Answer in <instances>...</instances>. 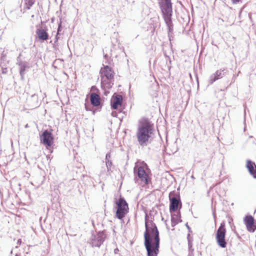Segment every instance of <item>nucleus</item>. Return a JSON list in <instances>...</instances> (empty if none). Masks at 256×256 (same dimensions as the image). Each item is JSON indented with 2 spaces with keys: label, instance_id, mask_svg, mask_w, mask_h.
<instances>
[{
  "label": "nucleus",
  "instance_id": "nucleus-1",
  "mask_svg": "<svg viewBox=\"0 0 256 256\" xmlns=\"http://www.w3.org/2000/svg\"><path fill=\"white\" fill-rule=\"evenodd\" d=\"M144 238L147 256H158L160 246V237L156 224L150 226L146 224Z\"/></svg>",
  "mask_w": 256,
  "mask_h": 256
},
{
  "label": "nucleus",
  "instance_id": "nucleus-2",
  "mask_svg": "<svg viewBox=\"0 0 256 256\" xmlns=\"http://www.w3.org/2000/svg\"><path fill=\"white\" fill-rule=\"evenodd\" d=\"M136 136L141 146H146L151 144L154 138L153 124L148 121L141 123L138 126Z\"/></svg>",
  "mask_w": 256,
  "mask_h": 256
},
{
  "label": "nucleus",
  "instance_id": "nucleus-3",
  "mask_svg": "<svg viewBox=\"0 0 256 256\" xmlns=\"http://www.w3.org/2000/svg\"><path fill=\"white\" fill-rule=\"evenodd\" d=\"M158 0L162 18L167 26L168 37L171 43L174 30L172 22V4L171 0Z\"/></svg>",
  "mask_w": 256,
  "mask_h": 256
},
{
  "label": "nucleus",
  "instance_id": "nucleus-4",
  "mask_svg": "<svg viewBox=\"0 0 256 256\" xmlns=\"http://www.w3.org/2000/svg\"><path fill=\"white\" fill-rule=\"evenodd\" d=\"M100 68V85L104 94L107 96L110 93V90L112 87L114 82V72L112 66L102 64Z\"/></svg>",
  "mask_w": 256,
  "mask_h": 256
},
{
  "label": "nucleus",
  "instance_id": "nucleus-5",
  "mask_svg": "<svg viewBox=\"0 0 256 256\" xmlns=\"http://www.w3.org/2000/svg\"><path fill=\"white\" fill-rule=\"evenodd\" d=\"M92 88L96 89L98 93L92 92L90 96V103L86 99L84 107L86 111H90L93 115L96 112H100L103 106V102L101 100L99 90L96 86H92Z\"/></svg>",
  "mask_w": 256,
  "mask_h": 256
},
{
  "label": "nucleus",
  "instance_id": "nucleus-6",
  "mask_svg": "<svg viewBox=\"0 0 256 256\" xmlns=\"http://www.w3.org/2000/svg\"><path fill=\"white\" fill-rule=\"evenodd\" d=\"M146 169L149 170L146 164L144 166H135L134 168V180L136 182L138 180H140L145 184L148 185L152 182V178L150 173Z\"/></svg>",
  "mask_w": 256,
  "mask_h": 256
},
{
  "label": "nucleus",
  "instance_id": "nucleus-7",
  "mask_svg": "<svg viewBox=\"0 0 256 256\" xmlns=\"http://www.w3.org/2000/svg\"><path fill=\"white\" fill-rule=\"evenodd\" d=\"M114 200V204H116L114 208L116 210V217L118 220H122L128 212V204L122 195L120 196L118 199L115 198Z\"/></svg>",
  "mask_w": 256,
  "mask_h": 256
},
{
  "label": "nucleus",
  "instance_id": "nucleus-8",
  "mask_svg": "<svg viewBox=\"0 0 256 256\" xmlns=\"http://www.w3.org/2000/svg\"><path fill=\"white\" fill-rule=\"evenodd\" d=\"M110 107L112 110H116L112 112V116L118 118V113H120L125 108L122 95L116 94H113L110 100Z\"/></svg>",
  "mask_w": 256,
  "mask_h": 256
},
{
  "label": "nucleus",
  "instance_id": "nucleus-9",
  "mask_svg": "<svg viewBox=\"0 0 256 256\" xmlns=\"http://www.w3.org/2000/svg\"><path fill=\"white\" fill-rule=\"evenodd\" d=\"M52 131V130H51V131L44 130L40 134V143L46 146L50 153L53 152V148L55 145L54 144V136Z\"/></svg>",
  "mask_w": 256,
  "mask_h": 256
},
{
  "label": "nucleus",
  "instance_id": "nucleus-10",
  "mask_svg": "<svg viewBox=\"0 0 256 256\" xmlns=\"http://www.w3.org/2000/svg\"><path fill=\"white\" fill-rule=\"evenodd\" d=\"M226 230L224 221L222 222L215 234V238L218 246L220 248H226L228 242L226 239Z\"/></svg>",
  "mask_w": 256,
  "mask_h": 256
},
{
  "label": "nucleus",
  "instance_id": "nucleus-11",
  "mask_svg": "<svg viewBox=\"0 0 256 256\" xmlns=\"http://www.w3.org/2000/svg\"><path fill=\"white\" fill-rule=\"evenodd\" d=\"M169 200L170 214H172V212H178V208L180 210L182 208V203L179 193H176L175 191L170 192L169 194Z\"/></svg>",
  "mask_w": 256,
  "mask_h": 256
},
{
  "label": "nucleus",
  "instance_id": "nucleus-12",
  "mask_svg": "<svg viewBox=\"0 0 256 256\" xmlns=\"http://www.w3.org/2000/svg\"><path fill=\"white\" fill-rule=\"evenodd\" d=\"M106 237L104 230H100L96 233L92 231L90 238L89 239V243L92 247L100 248L104 243Z\"/></svg>",
  "mask_w": 256,
  "mask_h": 256
},
{
  "label": "nucleus",
  "instance_id": "nucleus-13",
  "mask_svg": "<svg viewBox=\"0 0 256 256\" xmlns=\"http://www.w3.org/2000/svg\"><path fill=\"white\" fill-rule=\"evenodd\" d=\"M230 72V70L227 68H224L217 70L210 76L208 82V84L211 85L217 80L229 75Z\"/></svg>",
  "mask_w": 256,
  "mask_h": 256
},
{
  "label": "nucleus",
  "instance_id": "nucleus-14",
  "mask_svg": "<svg viewBox=\"0 0 256 256\" xmlns=\"http://www.w3.org/2000/svg\"><path fill=\"white\" fill-rule=\"evenodd\" d=\"M36 31V38H38V41L40 42H43L46 41L48 39L49 35L48 32V28L46 26H44L38 27Z\"/></svg>",
  "mask_w": 256,
  "mask_h": 256
},
{
  "label": "nucleus",
  "instance_id": "nucleus-15",
  "mask_svg": "<svg viewBox=\"0 0 256 256\" xmlns=\"http://www.w3.org/2000/svg\"><path fill=\"white\" fill-rule=\"evenodd\" d=\"M244 222L248 232H254L256 230V220L252 215H246L244 218Z\"/></svg>",
  "mask_w": 256,
  "mask_h": 256
},
{
  "label": "nucleus",
  "instance_id": "nucleus-16",
  "mask_svg": "<svg viewBox=\"0 0 256 256\" xmlns=\"http://www.w3.org/2000/svg\"><path fill=\"white\" fill-rule=\"evenodd\" d=\"M246 166L250 176H252L254 178L256 179V163L250 160H248L246 161Z\"/></svg>",
  "mask_w": 256,
  "mask_h": 256
},
{
  "label": "nucleus",
  "instance_id": "nucleus-17",
  "mask_svg": "<svg viewBox=\"0 0 256 256\" xmlns=\"http://www.w3.org/2000/svg\"><path fill=\"white\" fill-rule=\"evenodd\" d=\"M26 102L27 105L32 109L37 108L39 106L38 96L35 94H32L27 99Z\"/></svg>",
  "mask_w": 256,
  "mask_h": 256
},
{
  "label": "nucleus",
  "instance_id": "nucleus-18",
  "mask_svg": "<svg viewBox=\"0 0 256 256\" xmlns=\"http://www.w3.org/2000/svg\"><path fill=\"white\" fill-rule=\"evenodd\" d=\"M176 212V214L175 212H172V214H170L171 224L173 228H174L179 222H182L180 210H179Z\"/></svg>",
  "mask_w": 256,
  "mask_h": 256
},
{
  "label": "nucleus",
  "instance_id": "nucleus-19",
  "mask_svg": "<svg viewBox=\"0 0 256 256\" xmlns=\"http://www.w3.org/2000/svg\"><path fill=\"white\" fill-rule=\"evenodd\" d=\"M19 66V72L26 74V69H28L30 66L28 62L22 61L20 58V57L17 58V62L16 64Z\"/></svg>",
  "mask_w": 256,
  "mask_h": 256
},
{
  "label": "nucleus",
  "instance_id": "nucleus-20",
  "mask_svg": "<svg viewBox=\"0 0 256 256\" xmlns=\"http://www.w3.org/2000/svg\"><path fill=\"white\" fill-rule=\"evenodd\" d=\"M150 220L148 219V216L147 214H146L145 216V225L148 224L149 226H154L156 224L154 222L153 220H154V216L152 215L150 213Z\"/></svg>",
  "mask_w": 256,
  "mask_h": 256
},
{
  "label": "nucleus",
  "instance_id": "nucleus-21",
  "mask_svg": "<svg viewBox=\"0 0 256 256\" xmlns=\"http://www.w3.org/2000/svg\"><path fill=\"white\" fill-rule=\"evenodd\" d=\"M35 2L36 0H24V8L28 10H30Z\"/></svg>",
  "mask_w": 256,
  "mask_h": 256
},
{
  "label": "nucleus",
  "instance_id": "nucleus-22",
  "mask_svg": "<svg viewBox=\"0 0 256 256\" xmlns=\"http://www.w3.org/2000/svg\"><path fill=\"white\" fill-rule=\"evenodd\" d=\"M6 54L4 50H3L1 57L0 58V66H2L3 64H8L9 62L8 60H6Z\"/></svg>",
  "mask_w": 256,
  "mask_h": 256
},
{
  "label": "nucleus",
  "instance_id": "nucleus-23",
  "mask_svg": "<svg viewBox=\"0 0 256 256\" xmlns=\"http://www.w3.org/2000/svg\"><path fill=\"white\" fill-rule=\"evenodd\" d=\"M164 54L166 58V64H168V68L170 70L172 68V66H170L172 62L170 58L167 55L166 52H164Z\"/></svg>",
  "mask_w": 256,
  "mask_h": 256
},
{
  "label": "nucleus",
  "instance_id": "nucleus-24",
  "mask_svg": "<svg viewBox=\"0 0 256 256\" xmlns=\"http://www.w3.org/2000/svg\"><path fill=\"white\" fill-rule=\"evenodd\" d=\"M106 163L108 172H109L110 171L112 172L111 167L112 166V161L111 160H108L106 161Z\"/></svg>",
  "mask_w": 256,
  "mask_h": 256
},
{
  "label": "nucleus",
  "instance_id": "nucleus-25",
  "mask_svg": "<svg viewBox=\"0 0 256 256\" xmlns=\"http://www.w3.org/2000/svg\"><path fill=\"white\" fill-rule=\"evenodd\" d=\"M237 76H238V74H233L231 80V82L227 86H226L224 90H226L228 87H230V86L234 82Z\"/></svg>",
  "mask_w": 256,
  "mask_h": 256
},
{
  "label": "nucleus",
  "instance_id": "nucleus-26",
  "mask_svg": "<svg viewBox=\"0 0 256 256\" xmlns=\"http://www.w3.org/2000/svg\"><path fill=\"white\" fill-rule=\"evenodd\" d=\"M104 64L105 65H108L109 66H113L114 64L112 63V60L110 58L108 60L104 61Z\"/></svg>",
  "mask_w": 256,
  "mask_h": 256
},
{
  "label": "nucleus",
  "instance_id": "nucleus-27",
  "mask_svg": "<svg viewBox=\"0 0 256 256\" xmlns=\"http://www.w3.org/2000/svg\"><path fill=\"white\" fill-rule=\"evenodd\" d=\"M7 64H3L2 66H0L2 68V74H6L8 73V68L4 67L6 66Z\"/></svg>",
  "mask_w": 256,
  "mask_h": 256
},
{
  "label": "nucleus",
  "instance_id": "nucleus-28",
  "mask_svg": "<svg viewBox=\"0 0 256 256\" xmlns=\"http://www.w3.org/2000/svg\"><path fill=\"white\" fill-rule=\"evenodd\" d=\"M190 233H188L187 234V240L188 244H190L191 245V244H192L193 241V238L192 236L190 234Z\"/></svg>",
  "mask_w": 256,
  "mask_h": 256
},
{
  "label": "nucleus",
  "instance_id": "nucleus-29",
  "mask_svg": "<svg viewBox=\"0 0 256 256\" xmlns=\"http://www.w3.org/2000/svg\"><path fill=\"white\" fill-rule=\"evenodd\" d=\"M192 244H191V245L188 244V252H194V249L192 248Z\"/></svg>",
  "mask_w": 256,
  "mask_h": 256
},
{
  "label": "nucleus",
  "instance_id": "nucleus-30",
  "mask_svg": "<svg viewBox=\"0 0 256 256\" xmlns=\"http://www.w3.org/2000/svg\"><path fill=\"white\" fill-rule=\"evenodd\" d=\"M62 30V24H58V30H57V35H59L60 34V32Z\"/></svg>",
  "mask_w": 256,
  "mask_h": 256
},
{
  "label": "nucleus",
  "instance_id": "nucleus-31",
  "mask_svg": "<svg viewBox=\"0 0 256 256\" xmlns=\"http://www.w3.org/2000/svg\"><path fill=\"white\" fill-rule=\"evenodd\" d=\"M185 226H186V227L188 230V233H192V230H191V228L189 226L188 224V222H186V224H185Z\"/></svg>",
  "mask_w": 256,
  "mask_h": 256
},
{
  "label": "nucleus",
  "instance_id": "nucleus-32",
  "mask_svg": "<svg viewBox=\"0 0 256 256\" xmlns=\"http://www.w3.org/2000/svg\"><path fill=\"white\" fill-rule=\"evenodd\" d=\"M58 42L57 43H54L53 44V48L54 50H58Z\"/></svg>",
  "mask_w": 256,
  "mask_h": 256
},
{
  "label": "nucleus",
  "instance_id": "nucleus-33",
  "mask_svg": "<svg viewBox=\"0 0 256 256\" xmlns=\"http://www.w3.org/2000/svg\"><path fill=\"white\" fill-rule=\"evenodd\" d=\"M110 153L108 152L106 155V161L108 160H110Z\"/></svg>",
  "mask_w": 256,
  "mask_h": 256
},
{
  "label": "nucleus",
  "instance_id": "nucleus-34",
  "mask_svg": "<svg viewBox=\"0 0 256 256\" xmlns=\"http://www.w3.org/2000/svg\"><path fill=\"white\" fill-rule=\"evenodd\" d=\"M233 4H238L240 2H242V0H231Z\"/></svg>",
  "mask_w": 256,
  "mask_h": 256
},
{
  "label": "nucleus",
  "instance_id": "nucleus-35",
  "mask_svg": "<svg viewBox=\"0 0 256 256\" xmlns=\"http://www.w3.org/2000/svg\"><path fill=\"white\" fill-rule=\"evenodd\" d=\"M59 38H60V37L58 36V35H57V34H56L54 38V43H57Z\"/></svg>",
  "mask_w": 256,
  "mask_h": 256
},
{
  "label": "nucleus",
  "instance_id": "nucleus-36",
  "mask_svg": "<svg viewBox=\"0 0 256 256\" xmlns=\"http://www.w3.org/2000/svg\"><path fill=\"white\" fill-rule=\"evenodd\" d=\"M110 58V57H109L108 55L107 54H104V60H108Z\"/></svg>",
  "mask_w": 256,
  "mask_h": 256
},
{
  "label": "nucleus",
  "instance_id": "nucleus-37",
  "mask_svg": "<svg viewBox=\"0 0 256 256\" xmlns=\"http://www.w3.org/2000/svg\"><path fill=\"white\" fill-rule=\"evenodd\" d=\"M20 79L22 80H24V74H25L20 73Z\"/></svg>",
  "mask_w": 256,
  "mask_h": 256
},
{
  "label": "nucleus",
  "instance_id": "nucleus-38",
  "mask_svg": "<svg viewBox=\"0 0 256 256\" xmlns=\"http://www.w3.org/2000/svg\"><path fill=\"white\" fill-rule=\"evenodd\" d=\"M120 252L118 248H116L114 250V253L115 254H117L118 253V252Z\"/></svg>",
  "mask_w": 256,
  "mask_h": 256
},
{
  "label": "nucleus",
  "instance_id": "nucleus-39",
  "mask_svg": "<svg viewBox=\"0 0 256 256\" xmlns=\"http://www.w3.org/2000/svg\"><path fill=\"white\" fill-rule=\"evenodd\" d=\"M188 256H194V252H188Z\"/></svg>",
  "mask_w": 256,
  "mask_h": 256
},
{
  "label": "nucleus",
  "instance_id": "nucleus-40",
  "mask_svg": "<svg viewBox=\"0 0 256 256\" xmlns=\"http://www.w3.org/2000/svg\"><path fill=\"white\" fill-rule=\"evenodd\" d=\"M196 81H197L198 85H198H199V83H198V75H197V74L196 75Z\"/></svg>",
  "mask_w": 256,
  "mask_h": 256
},
{
  "label": "nucleus",
  "instance_id": "nucleus-41",
  "mask_svg": "<svg viewBox=\"0 0 256 256\" xmlns=\"http://www.w3.org/2000/svg\"><path fill=\"white\" fill-rule=\"evenodd\" d=\"M212 214H213L214 218H216V214H215V212L214 211L212 212Z\"/></svg>",
  "mask_w": 256,
  "mask_h": 256
},
{
  "label": "nucleus",
  "instance_id": "nucleus-42",
  "mask_svg": "<svg viewBox=\"0 0 256 256\" xmlns=\"http://www.w3.org/2000/svg\"><path fill=\"white\" fill-rule=\"evenodd\" d=\"M20 242H21V240H20V239L18 240V244H20Z\"/></svg>",
  "mask_w": 256,
  "mask_h": 256
},
{
  "label": "nucleus",
  "instance_id": "nucleus-43",
  "mask_svg": "<svg viewBox=\"0 0 256 256\" xmlns=\"http://www.w3.org/2000/svg\"><path fill=\"white\" fill-rule=\"evenodd\" d=\"M15 256H20V254H16Z\"/></svg>",
  "mask_w": 256,
  "mask_h": 256
},
{
  "label": "nucleus",
  "instance_id": "nucleus-44",
  "mask_svg": "<svg viewBox=\"0 0 256 256\" xmlns=\"http://www.w3.org/2000/svg\"><path fill=\"white\" fill-rule=\"evenodd\" d=\"M10 254H12V250H11V251H10Z\"/></svg>",
  "mask_w": 256,
  "mask_h": 256
},
{
  "label": "nucleus",
  "instance_id": "nucleus-45",
  "mask_svg": "<svg viewBox=\"0 0 256 256\" xmlns=\"http://www.w3.org/2000/svg\"><path fill=\"white\" fill-rule=\"evenodd\" d=\"M28 126V124H27L26 125L25 127L26 128Z\"/></svg>",
  "mask_w": 256,
  "mask_h": 256
},
{
  "label": "nucleus",
  "instance_id": "nucleus-46",
  "mask_svg": "<svg viewBox=\"0 0 256 256\" xmlns=\"http://www.w3.org/2000/svg\"><path fill=\"white\" fill-rule=\"evenodd\" d=\"M240 73V71H239V72H238V73L236 74H238V75Z\"/></svg>",
  "mask_w": 256,
  "mask_h": 256
}]
</instances>
